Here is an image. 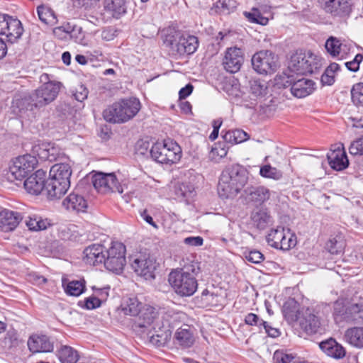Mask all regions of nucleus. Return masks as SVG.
Returning a JSON list of instances; mask_svg holds the SVG:
<instances>
[{
	"mask_svg": "<svg viewBox=\"0 0 363 363\" xmlns=\"http://www.w3.org/2000/svg\"><path fill=\"white\" fill-rule=\"evenodd\" d=\"M62 284L65 291L69 296H79L86 289L84 280L69 281L66 279H62Z\"/></svg>",
	"mask_w": 363,
	"mask_h": 363,
	"instance_id": "nucleus-33",
	"label": "nucleus"
},
{
	"mask_svg": "<svg viewBox=\"0 0 363 363\" xmlns=\"http://www.w3.org/2000/svg\"><path fill=\"white\" fill-rule=\"evenodd\" d=\"M77 4L86 11L100 9L99 0H77Z\"/></svg>",
	"mask_w": 363,
	"mask_h": 363,
	"instance_id": "nucleus-57",
	"label": "nucleus"
},
{
	"mask_svg": "<svg viewBox=\"0 0 363 363\" xmlns=\"http://www.w3.org/2000/svg\"><path fill=\"white\" fill-rule=\"evenodd\" d=\"M202 298L205 301L211 306H216L220 301L218 300L219 297L217 295L214 294L213 293L210 294L208 290H204L202 292Z\"/></svg>",
	"mask_w": 363,
	"mask_h": 363,
	"instance_id": "nucleus-59",
	"label": "nucleus"
},
{
	"mask_svg": "<svg viewBox=\"0 0 363 363\" xmlns=\"http://www.w3.org/2000/svg\"><path fill=\"white\" fill-rule=\"evenodd\" d=\"M269 11H261L257 8H253L251 11V23H255L262 26H265L269 22Z\"/></svg>",
	"mask_w": 363,
	"mask_h": 363,
	"instance_id": "nucleus-46",
	"label": "nucleus"
},
{
	"mask_svg": "<svg viewBox=\"0 0 363 363\" xmlns=\"http://www.w3.org/2000/svg\"><path fill=\"white\" fill-rule=\"evenodd\" d=\"M363 60V55L357 54L354 59L345 63V67L352 72H356L359 69V65Z\"/></svg>",
	"mask_w": 363,
	"mask_h": 363,
	"instance_id": "nucleus-54",
	"label": "nucleus"
},
{
	"mask_svg": "<svg viewBox=\"0 0 363 363\" xmlns=\"http://www.w3.org/2000/svg\"><path fill=\"white\" fill-rule=\"evenodd\" d=\"M21 213L10 210H3L0 212V230L4 232L14 230L22 220Z\"/></svg>",
	"mask_w": 363,
	"mask_h": 363,
	"instance_id": "nucleus-22",
	"label": "nucleus"
},
{
	"mask_svg": "<svg viewBox=\"0 0 363 363\" xmlns=\"http://www.w3.org/2000/svg\"><path fill=\"white\" fill-rule=\"evenodd\" d=\"M267 83L264 81L254 80L251 84V94L262 98L267 94Z\"/></svg>",
	"mask_w": 363,
	"mask_h": 363,
	"instance_id": "nucleus-50",
	"label": "nucleus"
},
{
	"mask_svg": "<svg viewBox=\"0 0 363 363\" xmlns=\"http://www.w3.org/2000/svg\"><path fill=\"white\" fill-rule=\"evenodd\" d=\"M46 172L43 169L37 170L28 177L23 182L26 191L33 195H38L45 189Z\"/></svg>",
	"mask_w": 363,
	"mask_h": 363,
	"instance_id": "nucleus-19",
	"label": "nucleus"
},
{
	"mask_svg": "<svg viewBox=\"0 0 363 363\" xmlns=\"http://www.w3.org/2000/svg\"><path fill=\"white\" fill-rule=\"evenodd\" d=\"M88 93L89 91L86 87L82 84H80L73 92V96L77 101L82 102L87 98Z\"/></svg>",
	"mask_w": 363,
	"mask_h": 363,
	"instance_id": "nucleus-56",
	"label": "nucleus"
},
{
	"mask_svg": "<svg viewBox=\"0 0 363 363\" xmlns=\"http://www.w3.org/2000/svg\"><path fill=\"white\" fill-rule=\"evenodd\" d=\"M282 312L286 321L289 324L297 323L302 313L298 303L294 298H289L283 306Z\"/></svg>",
	"mask_w": 363,
	"mask_h": 363,
	"instance_id": "nucleus-28",
	"label": "nucleus"
},
{
	"mask_svg": "<svg viewBox=\"0 0 363 363\" xmlns=\"http://www.w3.org/2000/svg\"><path fill=\"white\" fill-rule=\"evenodd\" d=\"M223 138L225 142L235 145L247 140L249 135L245 131L241 129H235L226 131L223 135Z\"/></svg>",
	"mask_w": 363,
	"mask_h": 363,
	"instance_id": "nucleus-37",
	"label": "nucleus"
},
{
	"mask_svg": "<svg viewBox=\"0 0 363 363\" xmlns=\"http://www.w3.org/2000/svg\"><path fill=\"white\" fill-rule=\"evenodd\" d=\"M349 151L353 155H363V137L353 141L350 146Z\"/></svg>",
	"mask_w": 363,
	"mask_h": 363,
	"instance_id": "nucleus-53",
	"label": "nucleus"
},
{
	"mask_svg": "<svg viewBox=\"0 0 363 363\" xmlns=\"http://www.w3.org/2000/svg\"><path fill=\"white\" fill-rule=\"evenodd\" d=\"M321 8L334 17L349 16L352 11L351 0H318Z\"/></svg>",
	"mask_w": 363,
	"mask_h": 363,
	"instance_id": "nucleus-15",
	"label": "nucleus"
},
{
	"mask_svg": "<svg viewBox=\"0 0 363 363\" xmlns=\"http://www.w3.org/2000/svg\"><path fill=\"white\" fill-rule=\"evenodd\" d=\"M26 224L30 230L33 231L45 230L50 225L48 219H43L36 215L29 216L26 220Z\"/></svg>",
	"mask_w": 363,
	"mask_h": 363,
	"instance_id": "nucleus-40",
	"label": "nucleus"
},
{
	"mask_svg": "<svg viewBox=\"0 0 363 363\" xmlns=\"http://www.w3.org/2000/svg\"><path fill=\"white\" fill-rule=\"evenodd\" d=\"M92 183L97 191L101 194L118 192L123 194L128 189L118 183L114 173L97 172L92 177Z\"/></svg>",
	"mask_w": 363,
	"mask_h": 363,
	"instance_id": "nucleus-13",
	"label": "nucleus"
},
{
	"mask_svg": "<svg viewBox=\"0 0 363 363\" xmlns=\"http://www.w3.org/2000/svg\"><path fill=\"white\" fill-rule=\"evenodd\" d=\"M272 223V218L263 206L257 208L251 216V225L259 230L266 228Z\"/></svg>",
	"mask_w": 363,
	"mask_h": 363,
	"instance_id": "nucleus-30",
	"label": "nucleus"
},
{
	"mask_svg": "<svg viewBox=\"0 0 363 363\" xmlns=\"http://www.w3.org/2000/svg\"><path fill=\"white\" fill-rule=\"evenodd\" d=\"M37 13L40 21L45 25L53 26L57 21L54 11L50 7L44 5L38 6Z\"/></svg>",
	"mask_w": 363,
	"mask_h": 363,
	"instance_id": "nucleus-38",
	"label": "nucleus"
},
{
	"mask_svg": "<svg viewBox=\"0 0 363 363\" xmlns=\"http://www.w3.org/2000/svg\"><path fill=\"white\" fill-rule=\"evenodd\" d=\"M53 77L43 73L40 77L41 85L28 95L16 97L12 102L13 107L18 109L20 113L30 112L35 113L39 110L54 101L62 86L60 82L52 79Z\"/></svg>",
	"mask_w": 363,
	"mask_h": 363,
	"instance_id": "nucleus-1",
	"label": "nucleus"
},
{
	"mask_svg": "<svg viewBox=\"0 0 363 363\" xmlns=\"http://www.w3.org/2000/svg\"><path fill=\"white\" fill-rule=\"evenodd\" d=\"M38 160L30 154L16 157L9 167L7 178L11 182H21L36 167Z\"/></svg>",
	"mask_w": 363,
	"mask_h": 363,
	"instance_id": "nucleus-9",
	"label": "nucleus"
},
{
	"mask_svg": "<svg viewBox=\"0 0 363 363\" xmlns=\"http://www.w3.org/2000/svg\"><path fill=\"white\" fill-rule=\"evenodd\" d=\"M123 311L125 315H137L141 311V303L136 298H130L123 308Z\"/></svg>",
	"mask_w": 363,
	"mask_h": 363,
	"instance_id": "nucleus-47",
	"label": "nucleus"
},
{
	"mask_svg": "<svg viewBox=\"0 0 363 363\" xmlns=\"http://www.w3.org/2000/svg\"><path fill=\"white\" fill-rule=\"evenodd\" d=\"M297 323L300 328L308 335L317 333L320 325L318 317L312 309L308 308H302V313Z\"/></svg>",
	"mask_w": 363,
	"mask_h": 363,
	"instance_id": "nucleus-17",
	"label": "nucleus"
},
{
	"mask_svg": "<svg viewBox=\"0 0 363 363\" xmlns=\"http://www.w3.org/2000/svg\"><path fill=\"white\" fill-rule=\"evenodd\" d=\"M259 174L261 177L274 180H279L283 177L281 170L276 167H272L270 164H265L260 167Z\"/></svg>",
	"mask_w": 363,
	"mask_h": 363,
	"instance_id": "nucleus-44",
	"label": "nucleus"
},
{
	"mask_svg": "<svg viewBox=\"0 0 363 363\" xmlns=\"http://www.w3.org/2000/svg\"><path fill=\"white\" fill-rule=\"evenodd\" d=\"M183 315L184 314L182 313L168 311L165 313L164 318L167 320V321L169 322V324L171 325L174 324L177 321H179Z\"/></svg>",
	"mask_w": 363,
	"mask_h": 363,
	"instance_id": "nucleus-62",
	"label": "nucleus"
},
{
	"mask_svg": "<svg viewBox=\"0 0 363 363\" xmlns=\"http://www.w3.org/2000/svg\"><path fill=\"white\" fill-rule=\"evenodd\" d=\"M62 206L68 211L85 212L88 203L82 194L73 191L63 199Z\"/></svg>",
	"mask_w": 363,
	"mask_h": 363,
	"instance_id": "nucleus-21",
	"label": "nucleus"
},
{
	"mask_svg": "<svg viewBox=\"0 0 363 363\" xmlns=\"http://www.w3.org/2000/svg\"><path fill=\"white\" fill-rule=\"evenodd\" d=\"M101 301L99 298L90 296L85 299L84 306L87 309H94L101 306Z\"/></svg>",
	"mask_w": 363,
	"mask_h": 363,
	"instance_id": "nucleus-61",
	"label": "nucleus"
},
{
	"mask_svg": "<svg viewBox=\"0 0 363 363\" xmlns=\"http://www.w3.org/2000/svg\"><path fill=\"white\" fill-rule=\"evenodd\" d=\"M180 269L171 272L169 281L175 292L182 296L193 295L197 289L198 284L195 277L200 271L199 263L186 259Z\"/></svg>",
	"mask_w": 363,
	"mask_h": 363,
	"instance_id": "nucleus-2",
	"label": "nucleus"
},
{
	"mask_svg": "<svg viewBox=\"0 0 363 363\" xmlns=\"http://www.w3.org/2000/svg\"><path fill=\"white\" fill-rule=\"evenodd\" d=\"M125 246L119 242H112L110 247L106 248L104 267L116 274L122 272L125 263Z\"/></svg>",
	"mask_w": 363,
	"mask_h": 363,
	"instance_id": "nucleus-10",
	"label": "nucleus"
},
{
	"mask_svg": "<svg viewBox=\"0 0 363 363\" xmlns=\"http://www.w3.org/2000/svg\"><path fill=\"white\" fill-rule=\"evenodd\" d=\"M175 338L180 345L185 347H189L194 343L192 333L186 327L179 328L175 333Z\"/></svg>",
	"mask_w": 363,
	"mask_h": 363,
	"instance_id": "nucleus-42",
	"label": "nucleus"
},
{
	"mask_svg": "<svg viewBox=\"0 0 363 363\" xmlns=\"http://www.w3.org/2000/svg\"><path fill=\"white\" fill-rule=\"evenodd\" d=\"M184 242L191 246H201L203 242V239L200 236L188 237L184 240Z\"/></svg>",
	"mask_w": 363,
	"mask_h": 363,
	"instance_id": "nucleus-64",
	"label": "nucleus"
},
{
	"mask_svg": "<svg viewBox=\"0 0 363 363\" xmlns=\"http://www.w3.org/2000/svg\"><path fill=\"white\" fill-rule=\"evenodd\" d=\"M276 84L279 86H290L291 94L298 99L305 98L315 90V83L309 79H296L292 75L284 74L277 77Z\"/></svg>",
	"mask_w": 363,
	"mask_h": 363,
	"instance_id": "nucleus-8",
	"label": "nucleus"
},
{
	"mask_svg": "<svg viewBox=\"0 0 363 363\" xmlns=\"http://www.w3.org/2000/svg\"><path fill=\"white\" fill-rule=\"evenodd\" d=\"M319 347L325 354L336 359H342L346 354L345 349L333 338L322 341Z\"/></svg>",
	"mask_w": 363,
	"mask_h": 363,
	"instance_id": "nucleus-26",
	"label": "nucleus"
},
{
	"mask_svg": "<svg viewBox=\"0 0 363 363\" xmlns=\"http://www.w3.org/2000/svg\"><path fill=\"white\" fill-rule=\"evenodd\" d=\"M251 65L257 73L267 74L275 71L277 60L271 51L264 50L253 55L251 58Z\"/></svg>",
	"mask_w": 363,
	"mask_h": 363,
	"instance_id": "nucleus-14",
	"label": "nucleus"
},
{
	"mask_svg": "<svg viewBox=\"0 0 363 363\" xmlns=\"http://www.w3.org/2000/svg\"><path fill=\"white\" fill-rule=\"evenodd\" d=\"M351 97L353 104L357 106H363V83L354 84L351 89Z\"/></svg>",
	"mask_w": 363,
	"mask_h": 363,
	"instance_id": "nucleus-49",
	"label": "nucleus"
},
{
	"mask_svg": "<svg viewBox=\"0 0 363 363\" xmlns=\"http://www.w3.org/2000/svg\"><path fill=\"white\" fill-rule=\"evenodd\" d=\"M140 109V102L135 98L122 99L104 111V118L109 123H124L133 118Z\"/></svg>",
	"mask_w": 363,
	"mask_h": 363,
	"instance_id": "nucleus-5",
	"label": "nucleus"
},
{
	"mask_svg": "<svg viewBox=\"0 0 363 363\" xmlns=\"http://www.w3.org/2000/svg\"><path fill=\"white\" fill-rule=\"evenodd\" d=\"M328 53L333 57L345 58L353 48V43L334 36L328 38L325 44Z\"/></svg>",
	"mask_w": 363,
	"mask_h": 363,
	"instance_id": "nucleus-16",
	"label": "nucleus"
},
{
	"mask_svg": "<svg viewBox=\"0 0 363 363\" xmlns=\"http://www.w3.org/2000/svg\"><path fill=\"white\" fill-rule=\"evenodd\" d=\"M130 265L138 276L143 277L146 280L155 279L157 263L156 259L150 254L134 255L130 258Z\"/></svg>",
	"mask_w": 363,
	"mask_h": 363,
	"instance_id": "nucleus-12",
	"label": "nucleus"
},
{
	"mask_svg": "<svg viewBox=\"0 0 363 363\" xmlns=\"http://www.w3.org/2000/svg\"><path fill=\"white\" fill-rule=\"evenodd\" d=\"M345 245L344 236L342 234H337L328 241L326 247L330 254L340 255L343 252Z\"/></svg>",
	"mask_w": 363,
	"mask_h": 363,
	"instance_id": "nucleus-36",
	"label": "nucleus"
},
{
	"mask_svg": "<svg viewBox=\"0 0 363 363\" xmlns=\"http://www.w3.org/2000/svg\"><path fill=\"white\" fill-rule=\"evenodd\" d=\"M48 155L45 157V161H55L60 155V150L58 147L55 146L54 144L49 143V147L47 150Z\"/></svg>",
	"mask_w": 363,
	"mask_h": 363,
	"instance_id": "nucleus-55",
	"label": "nucleus"
},
{
	"mask_svg": "<svg viewBox=\"0 0 363 363\" xmlns=\"http://www.w3.org/2000/svg\"><path fill=\"white\" fill-rule=\"evenodd\" d=\"M164 43L174 54L179 55L193 54L199 46V40L196 36L175 30L168 31Z\"/></svg>",
	"mask_w": 363,
	"mask_h": 363,
	"instance_id": "nucleus-6",
	"label": "nucleus"
},
{
	"mask_svg": "<svg viewBox=\"0 0 363 363\" xmlns=\"http://www.w3.org/2000/svg\"><path fill=\"white\" fill-rule=\"evenodd\" d=\"M351 312L354 314V320L363 322V304H355L351 307Z\"/></svg>",
	"mask_w": 363,
	"mask_h": 363,
	"instance_id": "nucleus-60",
	"label": "nucleus"
},
{
	"mask_svg": "<svg viewBox=\"0 0 363 363\" xmlns=\"http://www.w3.org/2000/svg\"><path fill=\"white\" fill-rule=\"evenodd\" d=\"M327 158L330 167L337 171L345 169L349 161L343 147H338L331 150L327 155Z\"/></svg>",
	"mask_w": 363,
	"mask_h": 363,
	"instance_id": "nucleus-24",
	"label": "nucleus"
},
{
	"mask_svg": "<svg viewBox=\"0 0 363 363\" xmlns=\"http://www.w3.org/2000/svg\"><path fill=\"white\" fill-rule=\"evenodd\" d=\"M345 340L357 349H363V327L356 326L347 328L345 332Z\"/></svg>",
	"mask_w": 363,
	"mask_h": 363,
	"instance_id": "nucleus-31",
	"label": "nucleus"
},
{
	"mask_svg": "<svg viewBox=\"0 0 363 363\" xmlns=\"http://www.w3.org/2000/svg\"><path fill=\"white\" fill-rule=\"evenodd\" d=\"M27 345L32 353L51 352L54 350V342L46 335H31L28 340Z\"/></svg>",
	"mask_w": 363,
	"mask_h": 363,
	"instance_id": "nucleus-18",
	"label": "nucleus"
},
{
	"mask_svg": "<svg viewBox=\"0 0 363 363\" xmlns=\"http://www.w3.org/2000/svg\"><path fill=\"white\" fill-rule=\"evenodd\" d=\"M231 1H218L215 6L216 11L223 14H228L230 13V9L229 8Z\"/></svg>",
	"mask_w": 363,
	"mask_h": 363,
	"instance_id": "nucleus-58",
	"label": "nucleus"
},
{
	"mask_svg": "<svg viewBox=\"0 0 363 363\" xmlns=\"http://www.w3.org/2000/svg\"><path fill=\"white\" fill-rule=\"evenodd\" d=\"M69 188V186L65 185V184H64L49 177L45 182V192L50 199H56L63 196Z\"/></svg>",
	"mask_w": 363,
	"mask_h": 363,
	"instance_id": "nucleus-29",
	"label": "nucleus"
},
{
	"mask_svg": "<svg viewBox=\"0 0 363 363\" xmlns=\"http://www.w3.org/2000/svg\"><path fill=\"white\" fill-rule=\"evenodd\" d=\"M175 194L178 197L190 198L194 192V186L190 182H182L175 186Z\"/></svg>",
	"mask_w": 363,
	"mask_h": 363,
	"instance_id": "nucleus-45",
	"label": "nucleus"
},
{
	"mask_svg": "<svg viewBox=\"0 0 363 363\" xmlns=\"http://www.w3.org/2000/svg\"><path fill=\"white\" fill-rule=\"evenodd\" d=\"M106 247L103 245L93 244L84 250V261L90 265L104 264Z\"/></svg>",
	"mask_w": 363,
	"mask_h": 363,
	"instance_id": "nucleus-23",
	"label": "nucleus"
},
{
	"mask_svg": "<svg viewBox=\"0 0 363 363\" xmlns=\"http://www.w3.org/2000/svg\"><path fill=\"white\" fill-rule=\"evenodd\" d=\"M248 181V172L240 164L226 167L221 172L218 184V194L223 199L235 196Z\"/></svg>",
	"mask_w": 363,
	"mask_h": 363,
	"instance_id": "nucleus-3",
	"label": "nucleus"
},
{
	"mask_svg": "<svg viewBox=\"0 0 363 363\" xmlns=\"http://www.w3.org/2000/svg\"><path fill=\"white\" fill-rule=\"evenodd\" d=\"M140 316L135 326L145 328L150 326L157 317V313L155 309L151 306H146L139 313Z\"/></svg>",
	"mask_w": 363,
	"mask_h": 363,
	"instance_id": "nucleus-34",
	"label": "nucleus"
},
{
	"mask_svg": "<svg viewBox=\"0 0 363 363\" xmlns=\"http://www.w3.org/2000/svg\"><path fill=\"white\" fill-rule=\"evenodd\" d=\"M152 158L158 163L174 164L182 157L180 146L172 140H164L163 143H156L150 151Z\"/></svg>",
	"mask_w": 363,
	"mask_h": 363,
	"instance_id": "nucleus-7",
	"label": "nucleus"
},
{
	"mask_svg": "<svg viewBox=\"0 0 363 363\" xmlns=\"http://www.w3.org/2000/svg\"><path fill=\"white\" fill-rule=\"evenodd\" d=\"M244 58L241 49L230 48L225 52L223 64L227 72L235 73L240 70Z\"/></svg>",
	"mask_w": 363,
	"mask_h": 363,
	"instance_id": "nucleus-20",
	"label": "nucleus"
},
{
	"mask_svg": "<svg viewBox=\"0 0 363 363\" xmlns=\"http://www.w3.org/2000/svg\"><path fill=\"white\" fill-rule=\"evenodd\" d=\"M97 9L86 11L84 18L94 26H99L105 23L104 14L96 11Z\"/></svg>",
	"mask_w": 363,
	"mask_h": 363,
	"instance_id": "nucleus-48",
	"label": "nucleus"
},
{
	"mask_svg": "<svg viewBox=\"0 0 363 363\" xmlns=\"http://www.w3.org/2000/svg\"><path fill=\"white\" fill-rule=\"evenodd\" d=\"M228 147L225 143H215L209 152V159L214 162H218L227 155Z\"/></svg>",
	"mask_w": 363,
	"mask_h": 363,
	"instance_id": "nucleus-43",
	"label": "nucleus"
},
{
	"mask_svg": "<svg viewBox=\"0 0 363 363\" xmlns=\"http://www.w3.org/2000/svg\"><path fill=\"white\" fill-rule=\"evenodd\" d=\"M262 328L264 330L266 334L269 337H277L280 335V332L278 329L269 326L267 322L262 321Z\"/></svg>",
	"mask_w": 363,
	"mask_h": 363,
	"instance_id": "nucleus-63",
	"label": "nucleus"
},
{
	"mask_svg": "<svg viewBox=\"0 0 363 363\" xmlns=\"http://www.w3.org/2000/svg\"><path fill=\"white\" fill-rule=\"evenodd\" d=\"M71 167L68 164L58 163L50 169L49 177L70 186Z\"/></svg>",
	"mask_w": 363,
	"mask_h": 363,
	"instance_id": "nucleus-27",
	"label": "nucleus"
},
{
	"mask_svg": "<svg viewBox=\"0 0 363 363\" xmlns=\"http://www.w3.org/2000/svg\"><path fill=\"white\" fill-rule=\"evenodd\" d=\"M104 9L111 12L113 17L118 18L125 13V0H105Z\"/></svg>",
	"mask_w": 363,
	"mask_h": 363,
	"instance_id": "nucleus-39",
	"label": "nucleus"
},
{
	"mask_svg": "<svg viewBox=\"0 0 363 363\" xmlns=\"http://www.w3.org/2000/svg\"><path fill=\"white\" fill-rule=\"evenodd\" d=\"M48 147H49V143H42L33 146L32 151L35 157L38 156L41 160L45 161Z\"/></svg>",
	"mask_w": 363,
	"mask_h": 363,
	"instance_id": "nucleus-51",
	"label": "nucleus"
},
{
	"mask_svg": "<svg viewBox=\"0 0 363 363\" xmlns=\"http://www.w3.org/2000/svg\"><path fill=\"white\" fill-rule=\"evenodd\" d=\"M57 356L61 363H77L79 358L78 352L67 345H63L60 348Z\"/></svg>",
	"mask_w": 363,
	"mask_h": 363,
	"instance_id": "nucleus-35",
	"label": "nucleus"
},
{
	"mask_svg": "<svg viewBox=\"0 0 363 363\" xmlns=\"http://www.w3.org/2000/svg\"><path fill=\"white\" fill-rule=\"evenodd\" d=\"M294 356L282 351H276L273 356L274 363H293Z\"/></svg>",
	"mask_w": 363,
	"mask_h": 363,
	"instance_id": "nucleus-52",
	"label": "nucleus"
},
{
	"mask_svg": "<svg viewBox=\"0 0 363 363\" xmlns=\"http://www.w3.org/2000/svg\"><path fill=\"white\" fill-rule=\"evenodd\" d=\"M322 58L312 52L298 50L294 52L288 62V69L296 74H313L322 67Z\"/></svg>",
	"mask_w": 363,
	"mask_h": 363,
	"instance_id": "nucleus-4",
	"label": "nucleus"
},
{
	"mask_svg": "<svg viewBox=\"0 0 363 363\" xmlns=\"http://www.w3.org/2000/svg\"><path fill=\"white\" fill-rule=\"evenodd\" d=\"M60 32L69 34L70 38L74 39V40L77 43H82L84 38L82 27L76 25H72L70 23H67L54 29V33L55 35H57Z\"/></svg>",
	"mask_w": 363,
	"mask_h": 363,
	"instance_id": "nucleus-32",
	"label": "nucleus"
},
{
	"mask_svg": "<svg viewBox=\"0 0 363 363\" xmlns=\"http://www.w3.org/2000/svg\"><path fill=\"white\" fill-rule=\"evenodd\" d=\"M270 197V191L264 186H258L251 190V202L261 205Z\"/></svg>",
	"mask_w": 363,
	"mask_h": 363,
	"instance_id": "nucleus-41",
	"label": "nucleus"
},
{
	"mask_svg": "<svg viewBox=\"0 0 363 363\" xmlns=\"http://www.w3.org/2000/svg\"><path fill=\"white\" fill-rule=\"evenodd\" d=\"M267 241L271 247L284 251L294 247L297 243L295 234L289 228L280 226L270 230Z\"/></svg>",
	"mask_w": 363,
	"mask_h": 363,
	"instance_id": "nucleus-11",
	"label": "nucleus"
},
{
	"mask_svg": "<svg viewBox=\"0 0 363 363\" xmlns=\"http://www.w3.org/2000/svg\"><path fill=\"white\" fill-rule=\"evenodd\" d=\"M5 25L3 35L6 36V40L11 43L16 42L21 38L23 32L21 22L11 16H8Z\"/></svg>",
	"mask_w": 363,
	"mask_h": 363,
	"instance_id": "nucleus-25",
	"label": "nucleus"
}]
</instances>
